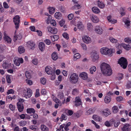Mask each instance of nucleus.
Returning a JSON list of instances; mask_svg holds the SVG:
<instances>
[{"mask_svg": "<svg viewBox=\"0 0 131 131\" xmlns=\"http://www.w3.org/2000/svg\"><path fill=\"white\" fill-rule=\"evenodd\" d=\"M52 58V59L54 60H56L58 58V56L56 53V52H53L51 55Z\"/></svg>", "mask_w": 131, "mask_h": 131, "instance_id": "obj_33", "label": "nucleus"}, {"mask_svg": "<svg viewBox=\"0 0 131 131\" xmlns=\"http://www.w3.org/2000/svg\"><path fill=\"white\" fill-rule=\"evenodd\" d=\"M81 8L80 5L78 4L75 5L72 8V9H79Z\"/></svg>", "mask_w": 131, "mask_h": 131, "instance_id": "obj_44", "label": "nucleus"}, {"mask_svg": "<svg viewBox=\"0 0 131 131\" xmlns=\"http://www.w3.org/2000/svg\"><path fill=\"white\" fill-rule=\"evenodd\" d=\"M26 111L27 113L29 114L32 113L34 114L35 112V110L32 108H28L27 109Z\"/></svg>", "mask_w": 131, "mask_h": 131, "instance_id": "obj_28", "label": "nucleus"}, {"mask_svg": "<svg viewBox=\"0 0 131 131\" xmlns=\"http://www.w3.org/2000/svg\"><path fill=\"white\" fill-rule=\"evenodd\" d=\"M50 24L52 25L53 26H55L56 25V23L55 20L52 19L50 22Z\"/></svg>", "mask_w": 131, "mask_h": 131, "instance_id": "obj_64", "label": "nucleus"}, {"mask_svg": "<svg viewBox=\"0 0 131 131\" xmlns=\"http://www.w3.org/2000/svg\"><path fill=\"white\" fill-rule=\"evenodd\" d=\"M82 37L83 42L85 43L88 44L91 42V39L88 36L84 35Z\"/></svg>", "mask_w": 131, "mask_h": 131, "instance_id": "obj_9", "label": "nucleus"}, {"mask_svg": "<svg viewBox=\"0 0 131 131\" xmlns=\"http://www.w3.org/2000/svg\"><path fill=\"white\" fill-rule=\"evenodd\" d=\"M46 90L45 89H43L41 90V93L42 95H46Z\"/></svg>", "mask_w": 131, "mask_h": 131, "instance_id": "obj_62", "label": "nucleus"}, {"mask_svg": "<svg viewBox=\"0 0 131 131\" xmlns=\"http://www.w3.org/2000/svg\"><path fill=\"white\" fill-rule=\"evenodd\" d=\"M78 75L75 73L72 74L69 79L71 83L74 84L78 81Z\"/></svg>", "mask_w": 131, "mask_h": 131, "instance_id": "obj_3", "label": "nucleus"}, {"mask_svg": "<svg viewBox=\"0 0 131 131\" xmlns=\"http://www.w3.org/2000/svg\"><path fill=\"white\" fill-rule=\"evenodd\" d=\"M104 124L107 127H110L112 126V124L110 123V121L109 122H108L107 121H106L105 122Z\"/></svg>", "mask_w": 131, "mask_h": 131, "instance_id": "obj_53", "label": "nucleus"}, {"mask_svg": "<svg viewBox=\"0 0 131 131\" xmlns=\"http://www.w3.org/2000/svg\"><path fill=\"white\" fill-rule=\"evenodd\" d=\"M93 110L91 108L89 109L86 112V114L87 115H89L93 113Z\"/></svg>", "mask_w": 131, "mask_h": 131, "instance_id": "obj_50", "label": "nucleus"}, {"mask_svg": "<svg viewBox=\"0 0 131 131\" xmlns=\"http://www.w3.org/2000/svg\"><path fill=\"white\" fill-rule=\"evenodd\" d=\"M23 59L21 58H18L14 60V64L17 66L20 65V63H23Z\"/></svg>", "mask_w": 131, "mask_h": 131, "instance_id": "obj_14", "label": "nucleus"}, {"mask_svg": "<svg viewBox=\"0 0 131 131\" xmlns=\"http://www.w3.org/2000/svg\"><path fill=\"white\" fill-rule=\"evenodd\" d=\"M6 48V47L5 45H0V52H2L5 50Z\"/></svg>", "mask_w": 131, "mask_h": 131, "instance_id": "obj_46", "label": "nucleus"}, {"mask_svg": "<svg viewBox=\"0 0 131 131\" xmlns=\"http://www.w3.org/2000/svg\"><path fill=\"white\" fill-rule=\"evenodd\" d=\"M53 100L57 103H61L60 101L55 97H53Z\"/></svg>", "mask_w": 131, "mask_h": 131, "instance_id": "obj_59", "label": "nucleus"}, {"mask_svg": "<svg viewBox=\"0 0 131 131\" xmlns=\"http://www.w3.org/2000/svg\"><path fill=\"white\" fill-rule=\"evenodd\" d=\"M25 75L28 79H30L31 78V76L30 74L28 71H26L25 73Z\"/></svg>", "mask_w": 131, "mask_h": 131, "instance_id": "obj_51", "label": "nucleus"}, {"mask_svg": "<svg viewBox=\"0 0 131 131\" xmlns=\"http://www.w3.org/2000/svg\"><path fill=\"white\" fill-rule=\"evenodd\" d=\"M118 63L124 69L126 68L128 64L126 59L123 57H122L119 59Z\"/></svg>", "mask_w": 131, "mask_h": 131, "instance_id": "obj_2", "label": "nucleus"}, {"mask_svg": "<svg viewBox=\"0 0 131 131\" xmlns=\"http://www.w3.org/2000/svg\"><path fill=\"white\" fill-rule=\"evenodd\" d=\"M100 68L101 71L104 75L110 76L112 74V71L110 66L104 62L101 64Z\"/></svg>", "mask_w": 131, "mask_h": 131, "instance_id": "obj_1", "label": "nucleus"}, {"mask_svg": "<svg viewBox=\"0 0 131 131\" xmlns=\"http://www.w3.org/2000/svg\"><path fill=\"white\" fill-rule=\"evenodd\" d=\"M124 77L123 74L122 73H119L116 79L120 81Z\"/></svg>", "mask_w": 131, "mask_h": 131, "instance_id": "obj_34", "label": "nucleus"}, {"mask_svg": "<svg viewBox=\"0 0 131 131\" xmlns=\"http://www.w3.org/2000/svg\"><path fill=\"white\" fill-rule=\"evenodd\" d=\"M29 128L35 131H37L38 130V127L35 126L31 125L29 126Z\"/></svg>", "mask_w": 131, "mask_h": 131, "instance_id": "obj_41", "label": "nucleus"}, {"mask_svg": "<svg viewBox=\"0 0 131 131\" xmlns=\"http://www.w3.org/2000/svg\"><path fill=\"white\" fill-rule=\"evenodd\" d=\"M17 105L19 111L20 112L22 111L24 109V106L23 104L21 103L18 102Z\"/></svg>", "mask_w": 131, "mask_h": 131, "instance_id": "obj_20", "label": "nucleus"}, {"mask_svg": "<svg viewBox=\"0 0 131 131\" xmlns=\"http://www.w3.org/2000/svg\"><path fill=\"white\" fill-rule=\"evenodd\" d=\"M80 57V55L79 53H75L74 56L73 60L76 61L77 59L79 58Z\"/></svg>", "mask_w": 131, "mask_h": 131, "instance_id": "obj_38", "label": "nucleus"}, {"mask_svg": "<svg viewBox=\"0 0 131 131\" xmlns=\"http://www.w3.org/2000/svg\"><path fill=\"white\" fill-rule=\"evenodd\" d=\"M40 96L39 92V89H37L36 90L35 96L36 97H37Z\"/></svg>", "mask_w": 131, "mask_h": 131, "instance_id": "obj_63", "label": "nucleus"}, {"mask_svg": "<svg viewBox=\"0 0 131 131\" xmlns=\"http://www.w3.org/2000/svg\"><path fill=\"white\" fill-rule=\"evenodd\" d=\"M4 39L6 41H7V43H10L12 40L8 36L4 38Z\"/></svg>", "mask_w": 131, "mask_h": 131, "instance_id": "obj_45", "label": "nucleus"}, {"mask_svg": "<svg viewBox=\"0 0 131 131\" xmlns=\"http://www.w3.org/2000/svg\"><path fill=\"white\" fill-rule=\"evenodd\" d=\"M111 97L110 96L108 97L107 96H106L104 99V101L106 103H109L111 101Z\"/></svg>", "mask_w": 131, "mask_h": 131, "instance_id": "obj_30", "label": "nucleus"}, {"mask_svg": "<svg viewBox=\"0 0 131 131\" xmlns=\"http://www.w3.org/2000/svg\"><path fill=\"white\" fill-rule=\"evenodd\" d=\"M55 17L58 19H60L61 18V13L59 12L56 13L54 14Z\"/></svg>", "mask_w": 131, "mask_h": 131, "instance_id": "obj_31", "label": "nucleus"}, {"mask_svg": "<svg viewBox=\"0 0 131 131\" xmlns=\"http://www.w3.org/2000/svg\"><path fill=\"white\" fill-rule=\"evenodd\" d=\"M125 41L129 43H131V38L129 37L126 38L124 39Z\"/></svg>", "mask_w": 131, "mask_h": 131, "instance_id": "obj_48", "label": "nucleus"}, {"mask_svg": "<svg viewBox=\"0 0 131 131\" xmlns=\"http://www.w3.org/2000/svg\"><path fill=\"white\" fill-rule=\"evenodd\" d=\"M88 27L89 30H90L92 29L93 26L91 23H89L88 24Z\"/></svg>", "mask_w": 131, "mask_h": 131, "instance_id": "obj_58", "label": "nucleus"}, {"mask_svg": "<svg viewBox=\"0 0 131 131\" xmlns=\"http://www.w3.org/2000/svg\"><path fill=\"white\" fill-rule=\"evenodd\" d=\"M41 129L42 131H48L49 130L48 128L44 125H41Z\"/></svg>", "mask_w": 131, "mask_h": 131, "instance_id": "obj_39", "label": "nucleus"}, {"mask_svg": "<svg viewBox=\"0 0 131 131\" xmlns=\"http://www.w3.org/2000/svg\"><path fill=\"white\" fill-rule=\"evenodd\" d=\"M48 31L53 34H57L58 31V30L56 28H52L51 27H47Z\"/></svg>", "mask_w": 131, "mask_h": 131, "instance_id": "obj_10", "label": "nucleus"}, {"mask_svg": "<svg viewBox=\"0 0 131 131\" xmlns=\"http://www.w3.org/2000/svg\"><path fill=\"white\" fill-rule=\"evenodd\" d=\"M81 100L79 97H76L74 101V105L76 106H80L81 105Z\"/></svg>", "mask_w": 131, "mask_h": 131, "instance_id": "obj_15", "label": "nucleus"}, {"mask_svg": "<svg viewBox=\"0 0 131 131\" xmlns=\"http://www.w3.org/2000/svg\"><path fill=\"white\" fill-rule=\"evenodd\" d=\"M124 10L125 8H123L121 7V12L120 14L122 17L125 15V12L124 11Z\"/></svg>", "mask_w": 131, "mask_h": 131, "instance_id": "obj_49", "label": "nucleus"}, {"mask_svg": "<svg viewBox=\"0 0 131 131\" xmlns=\"http://www.w3.org/2000/svg\"><path fill=\"white\" fill-rule=\"evenodd\" d=\"M6 79L7 82L8 83H10L11 82L10 75H7L6 76Z\"/></svg>", "mask_w": 131, "mask_h": 131, "instance_id": "obj_60", "label": "nucleus"}, {"mask_svg": "<svg viewBox=\"0 0 131 131\" xmlns=\"http://www.w3.org/2000/svg\"><path fill=\"white\" fill-rule=\"evenodd\" d=\"M55 8L53 7H50L49 8V12L50 14H52L55 12Z\"/></svg>", "mask_w": 131, "mask_h": 131, "instance_id": "obj_43", "label": "nucleus"}, {"mask_svg": "<svg viewBox=\"0 0 131 131\" xmlns=\"http://www.w3.org/2000/svg\"><path fill=\"white\" fill-rule=\"evenodd\" d=\"M92 118L95 121L98 122H100L102 119L101 118L97 115H94L92 117Z\"/></svg>", "mask_w": 131, "mask_h": 131, "instance_id": "obj_24", "label": "nucleus"}, {"mask_svg": "<svg viewBox=\"0 0 131 131\" xmlns=\"http://www.w3.org/2000/svg\"><path fill=\"white\" fill-rule=\"evenodd\" d=\"M113 112L114 113H116L118 112V107L116 106H114L112 108Z\"/></svg>", "mask_w": 131, "mask_h": 131, "instance_id": "obj_42", "label": "nucleus"}, {"mask_svg": "<svg viewBox=\"0 0 131 131\" xmlns=\"http://www.w3.org/2000/svg\"><path fill=\"white\" fill-rule=\"evenodd\" d=\"M18 51L21 54L24 53L25 52V50L23 47L20 46L18 48Z\"/></svg>", "mask_w": 131, "mask_h": 131, "instance_id": "obj_27", "label": "nucleus"}, {"mask_svg": "<svg viewBox=\"0 0 131 131\" xmlns=\"http://www.w3.org/2000/svg\"><path fill=\"white\" fill-rule=\"evenodd\" d=\"M96 70V68L95 66H93L90 69V73L92 74H93V72H95Z\"/></svg>", "mask_w": 131, "mask_h": 131, "instance_id": "obj_37", "label": "nucleus"}, {"mask_svg": "<svg viewBox=\"0 0 131 131\" xmlns=\"http://www.w3.org/2000/svg\"><path fill=\"white\" fill-rule=\"evenodd\" d=\"M45 45L42 42H40L39 44V49L41 51H43L45 48Z\"/></svg>", "mask_w": 131, "mask_h": 131, "instance_id": "obj_22", "label": "nucleus"}, {"mask_svg": "<svg viewBox=\"0 0 131 131\" xmlns=\"http://www.w3.org/2000/svg\"><path fill=\"white\" fill-rule=\"evenodd\" d=\"M77 27L78 29L80 30L83 29L84 27V26L81 22H79L77 24Z\"/></svg>", "mask_w": 131, "mask_h": 131, "instance_id": "obj_35", "label": "nucleus"}, {"mask_svg": "<svg viewBox=\"0 0 131 131\" xmlns=\"http://www.w3.org/2000/svg\"><path fill=\"white\" fill-rule=\"evenodd\" d=\"M81 46L82 47V48L83 50H86L87 49V47L86 46V45L84 43H81Z\"/></svg>", "mask_w": 131, "mask_h": 131, "instance_id": "obj_55", "label": "nucleus"}, {"mask_svg": "<svg viewBox=\"0 0 131 131\" xmlns=\"http://www.w3.org/2000/svg\"><path fill=\"white\" fill-rule=\"evenodd\" d=\"M90 18L92 22L94 23H97L99 21L98 18L95 15H91Z\"/></svg>", "mask_w": 131, "mask_h": 131, "instance_id": "obj_17", "label": "nucleus"}, {"mask_svg": "<svg viewBox=\"0 0 131 131\" xmlns=\"http://www.w3.org/2000/svg\"><path fill=\"white\" fill-rule=\"evenodd\" d=\"M91 122L95 125L96 127L98 129H99L100 128V126H99L95 122V121L93 120H92L91 121Z\"/></svg>", "mask_w": 131, "mask_h": 131, "instance_id": "obj_56", "label": "nucleus"}, {"mask_svg": "<svg viewBox=\"0 0 131 131\" xmlns=\"http://www.w3.org/2000/svg\"><path fill=\"white\" fill-rule=\"evenodd\" d=\"M63 37L68 40L69 38V35L66 32L64 33L63 34Z\"/></svg>", "mask_w": 131, "mask_h": 131, "instance_id": "obj_57", "label": "nucleus"}, {"mask_svg": "<svg viewBox=\"0 0 131 131\" xmlns=\"http://www.w3.org/2000/svg\"><path fill=\"white\" fill-rule=\"evenodd\" d=\"M13 21L16 29H18L19 26L20 22V17L18 15H16L13 18Z\"/></svg>", "mask_w": 131, "mask_h": 131, "instance_id": "obj_5", "label": "nucleus"}, {"mask_svg": "<svg viewBox=\"0 0 131 131\" xmlns=\"http://www.w3.org/2000/svg\"><path fill=\"white\" fill-rule=\"evenodd\" d=\"M101 114L103 116L107 117L111 114V113L108 109L102 110L100 112Z\"/></svg>", "mask_w": 131, "mask_h": 131, "instance_id": "obj_8", "label": "nucleus"}, {"mask_svg": "<svg viewBox=\"0 0 131 131\" xmlns=\"http://www.w3.org/2000/svg\"><path fill=\"white\" fill-rule=\"evenodd\" d=\"M110 122L112 125L114 124V126L116 127H118L120 124V122L119 121H115L113 119H111Z\"/></svg>", "mask_w": 131, "mask_h": 131, "instance_id": "obj_16", "label": "nucleus"}, {"mask_svg": "<svg viewBox=\"0 0 131 131\" xmlns=\"http://www.w3.org/2000/svg\"><path fill=\"white\" fill-rule=\"evenodd\" d=\"M23 93L24 96L26 98H27L31 96L32 92L31 90L28 88L24 90L23 91Z\"/></svg>", "mask_w": 131, "mask_h": 131, "instance_id": "obj_4", "label": "nucleus"}, {"mask_svg": "<svg viewBox=\"0 0 131 131\" xmlns=\"http://www.w3.org/2000/svg\"><path fill=\"white\" fill-rule=\"evenodd\" d=\"M107 48H102L101 49V52L102 54L107 55Z\"/></svg>", "mask_w": 131, "mask_h": 131, "instance_id": "obj_26", "label": "nucleus"}, {"mask_svg": "<svg viewBox=\"0 0 131 131\" xmlns=\"http://www.w3.org/2000/svg\"><path fill=\"white\" fill-rule=\"evenodd\" d=\"M45 71L48 74L52 75L54 74L55 70L52 69L50 66H47L45 68Z\"/></svg>", "mask_w": 131, "mask_h": 131, "instance_id": "obj_7", "label": "nucleus"}, {"mask_svg": "<svg viewBox=\"0 0 131 131\" xmlns=\"http://www.w3.org/2000/svg\"><path fill=\"white\" fill-rule=\"evenodd\" d=\"M65 23V20H62L59 22V24L61 26H62Z\"/></svg>", "mask_w": 131, "mask_h": 131, "instance_id": "obj_61", "label": "nucleus"}, {"mask_svg": "<svg viewBox=\"0 0 131 131\" xmlns=\"http://www.w3.org/2000/svg\"><path fill=\"white\" fill-rule=\"evenodd\" d=\"M98 6L101 8H103L105 7L104 4L99 1H98Z\"/></svg>", "mask_w": 131, "mask_h": 131, "instance_id": "obj_40", "label": "nucleus"}, {"mask_svg": "<svg viewBox=\"0 0 131 131\" xmlns=\"http://www.w3.org/2000/svg\"><path fill=\"white\" fill-rule=\"evenodd\" d=\"M110 41L113 43H115L117 42V40L114 38L113 37H111L110 38Z\"/></svg>", "mask_w": 131, "mask_h": 131, "instance_id": "obj_52", "label": "nucleus"}, {"mask_svg": "<svg viewBox=\"0 0 131 131\" xmlns=\"http://www.w3.org/2000/svg\"><path fill=\"white\" fill-rule=\"evenodd\" d=\"M79 76L84 80L86 79L88 77L87 74L85 72H83L80 73Z\"/></svg>", "mask_w": 131, "mask_h": 131, "instance_id": "obj_21", "label": "nucleus"}, {"mask_svg": "<svg viewBox=\"0 0 131 131\" xmlns=\"http://www.w3.org/2000/svg\"><path fill=\"white\" fill-rule=\"evenodd\" d=\"M93 12L95 13H99L100 12V10L97 7H93L92 8Z\"/></svg>", "mask_w": 131, "mask_h": 131, "instance_id": "obj_32", "label": "nucleus"}, {"mask_svg": "<svg viewBox=\"0 0 131 131\" xmlns=\"http://www.w3.org/2000/svg\"><path fill=\"white\" fill-rule=\"evenodd\" d=\"M79 90L76 88L73 89L72 92V94L73 95H75L79 93Z\"/></svg>", "mask_w": 131, "mask_h": 131, "instance_id": "obj_47", "label": "nucleus"}, {"mask_svg": "<svg viewBox=\"0 0 131 131\" xmlns=\"http://www.w3.org/2000/svg\"><path fill=\"white\" fill-rule=\"evenodd\" d=\"M28 46L31 49H34L35 46V43L33 41H29L27 43Z\"/></svg>", "mask_w": 131, "mask_h": 131, "instance_id": "obj_19", "label": "nucleus"}, {"mask_svg": "<svg viewBox=\"0 0 131 131\" xmlns=\"http://www.w3.org/2000/svg\"><path fill=\"white\" fill-rule=\"evenodd\" d=\"M131 126L128 124L124 125L122 128V131H130L131 129Z\"/></svg>", "mask_w": 131, "mask_h": 131, "instance_id": "obj_11", "label": "nucleus"}, {"mask_svg": "<svg viewBox=\"0 0 131 131\" xmlns=\"http://www.w3.org/2000/svg\"><path fill=\"white\" fill-rule=\"evenodd\" d=\"M122 46L127 50H129L131 48V46L129 45H126L125 43L122 44Z\"/></svg>", "mask_w": 131, "mask_h": 131, "instance_id": "obj_25", "label": "nucleus"}, {"mask_svg": "<svg viewBox=\"0 0 131 131\" xmlns=\"http://www.w3.org/2000/svg\"><path fill=\"white\" fill-rule=\"evenodd\" d=\"M107 54L110 56H111L112 55V54L115 52V50L112 49H108L107 48Z\"/></svg>", "mask_w": 131, "mask_h": 131, "instance_id": "obj_23", "label": "nucleus"}, {"mask_svg": "<svg viewBox=\"0 0 131 131\" xmlns=\"http://www.w3.org/2000/svg\"><path fill=\"white\" fill-rule=\"evenodd\" d=\"M123 21L124 22L125 24L126 25V27L127 28H129L130 26L129 24L130 23V21L129 20L128 18H124L122 19Z\"/></svg>", "mask_w": 131, "mask_h": 131, "instance_id": "obj_12", "label": "nucleus"}, {"mask_svg": "<svg viewBox=\"0 0 131 131\" xmlns=\"http://www.w3.org/2000/svg\"><path fill=\"white\" fill-rule=\"evenodd\" d=\"M3 68L5 69L10 68L11 65L10 64H8L6 62H4L3 63Z\"/></svg>", "mask_w": 131, "mask_h": 131, "instance_id": "obj_29", "label": "nucleus"}, {"mask_svg": "<svg viewBox=\"0 0 131 131\" xmlns=\"http://www.w3.org/2000/svg\"><path fill=\"white\" fill-rule=\"evenodd\" d=\"M95 31L98 34H101L103 32V30L99 26H97L95 27Z\"/></svg>", "mask_w": 131, "mask_h": 131, "instance_id": "obj_18", "label": "nucleus"}, {"mask_svg": "<svg viewBox=\"0 0 131 131\" xmlns=\"http://www.w3.org/2000/svg\"><path fill=\"white\" fill-rule=\"evenodd\" d=\"M91 57L92 61L95 62L99 58V55L96 51H94L91 53Z\"/></svg>", "mask_w": 131, "mask_h": 131, "instance_id": "obj_6", "label": "nucleus"}, {"mask_svg": "<svg viewBox=\"0 0 131 131\" xmlns=\"http://www.w3.org/2000/svg\"><path fill=\"white\" fill-rule=\"evenodd\" d=\"M50 37L51 38L52 41H53L57 40L59 38V36L58 35H55L53 37L51 36Z\"/></svg>", "mask_w": 131, "mask_h": 131, "instance_id": "obj_36", "label": "nucleus"}, {"mask_svg": "<svg viewBox=\"0 0 131 131\" xmlns=\"http://www.w3.org/2000/svg\"><path fill=\"white\" fill-rule=\"evenodd\" d=\"M16 31L15 32V35L14 36L13 40L15 42L17 39L20 40L21 39L22 36L20 33H18L17 35L16 34Z\"/></svg>", "mask_w": 131, "mask_h": 131, "instance_id": "obj_13", "label": "nucleus"}, {"mask_svg": "<svg viewBox=\"0 0 131 131\" xmlns=\"http://www.w3.org/2000/svg\"><path fill=\"white\" fill-rule=\"evenodd\" d=\"M40 82L41 83L43 84H45L46 82V80L45 78H41L40 80Z\"/></svg>", "mask_w": 131, "mask_h": 131, "instance_id": "obj_54", "label": "nucleus"}]
</instances>
